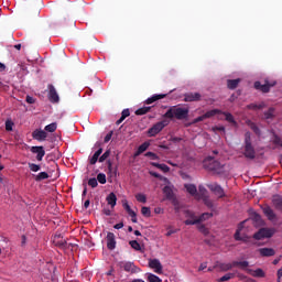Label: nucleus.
Returning a JSON list of instances; mask_svg holds the SVG:
<instances>
[{
  "mask_svg": "<svg viewBox=\"0 0 282 282\" xmlns=\"http://www.w3.org/2000/svg\"><path fill=\"white\" fill-rule=\"evenodd\" d=\"M188 108L173 106L164 113V118H176V120H186V118H188Z\"/></svg>",
  "mask_w": 282,
  "mask_h": 282,
  "instance_id": "f257e3e1",
  "label": "nucleus"
},
{
  "mask_svg": "<svg viewBox=\"0 0 282 282\" xmlns=\"http://www.w3.org/2000/svg\"><path fill=\"white\" fill-rule=\"evenodd\" d=\"M245 158L247 160H254L257 158V152L254 151V147L252 145V137L250 132L245 133Z\"/></svg>",
  "mask_w": 282,
  "mask_h": 282,
  "instance_id": "f03ea898",
  "label": "nucleus"
},
{
  "mask_svg": "<svg viewBox=\"0 0 282 282\" xmlns=\"http://www.w3.org/2000/svg\"><path fill=\"white\" fill-rule=\"evenodd\" d=\"M204 169L207 171H214V173H221V163L219 161L208 156L207 159L204 160L203 162Z\"/></svg>",
  "mask_w": 282,
  "mask_h": 282,
  "instance_id": "7ed1b4c3",
  "label": "nucleus"
},
{
  "mask_svg": "<svg viewBox=\"0 0 282 282\" xmlns=\"http://www.w3.org/2000/svg\"><path fill=\"white\" fill-rule=\"evenodd\" d=\"M274 85H276V80H264V84H261V82H256L254 83V89H258L259 91H262L263 94H268V91H270V89H272V87H274Z\"/></svg>",
  "mask_w": 282,
  "mask_h": 282,
  "instance_id": "20e7f679",
  "label": "nucleus"
},
{
  "mask_svg": "<svg viewBox=\"0 0 282 282\" xmlns=\"http://www.w3.org/2000/svg\"><path fill=\"white\" fill-rule=\"evenodd\" d=\"M274 235L273 229H268V228H261L258 232L253 235V239H257L260 241L261 239H270Z\"/></svg>",
  "mask_w": 282,
  "mask_h": 282,
  "instance_id": "39448f33",
  "label": "nucleus"
},
{
  "mask_svg": "<svg viewBox=\"0 0 282 282\" xmlns=\"http://www.w3.org/2000/svg\"><path fill=\"white\" fill-rule=\"evenodd\" d=\"M164 127H166L165 121H161V122L155 123L152 128H150L148 130V135L150 138H155V135H158V133H160V131H162V129H164Z\"/></svg>",
  "mask_w": 282,
  "mask_h": 282,
  "instance_id": "423d86ee",
  "label": "nucleus"
},
{
  "mask_svg": "<svg viewBox=\"0 0 282 282\" xmlns=\"http://www.w3.org/2000/svg\"><path fill=\"white\" fill-rule=\"evenodd\" d=\"M31 153L36 155L37 162H43V158H45V148H43V145L31 147Z\"/></svg>",
  "mask_w": 282,
  "mask_h": 282,
  "instance_id": "0eeeda50",
  "label": "nucleus"
},
{
  "mask_svg": "<svg viewBox=\"0 0 282 282\" xmlns=\"http://www.w3.org/2000/svg\"><path fill=\"white\" fill-rule=\"evenodd\" d=\"M33 140H37V142H45L47 140V132L42 129H35L32 132Z\"/></svg>",
  "mask_w": 282,
  "mask_h": 282,
  "instance_id": "6e6552de",
  "label": "nucleus"
},
{
  "mask_svg": "<svg viewBox=\"0 0 282 282\" xmlns=\"http://www.w3.org/2000/svg\"><path fill=\"white\" fill-rule=\"evenodd\" d=\"M213 214L205 213L202 216L195 218L194 220H185V226H195V224H200V221H206V219H210Z\"/></svg>",
  "mask_w": 282,
  "mask_h": 282,
  "instance_id": "1a4fd4ad",
  "label": "nucleus"
},
{
  "mask_svg": "<svg viewBox=\"0 0 282 282\" xmlns=\"http://www.w3.org/2000/svg\"><path fill=\"white\" fill-rule=\"evenodd\" d=\"M213 214L205 213L202 216L195 218L194 220H185V226H195V224H200V221H206V219H210Z\"/></svg>",
  "mask_w": 282,
  "mask_h": 282,
  "instance_id": "9d476101",
  "label": "nucleus"
},
{
  "mask_svg": "<svg viewBox=\"0 0 282 282\" xmlns=\"http://www.w3.org/2000/svg\"><path fill=\"white\" fill-rule=\"evenodd\" d=\"M149 268L153 270L156 274H162V262L159 259H150Z\"/></svg>",
  "mask_w": 282,
  "mask_h": 282,
  "instance_id": "9b49d317",
  "label": "nucleus"
},
{
  "mask_svg": "<svg viewBox=\"0 0 282 282\" xmlns=\"http://www.w3.org/2000/svg\"><path fill=\"white\" fill-rule=\"evenodd\" d=\"M47 87H48V100L51 102H58L61 98L58 97V93L56 91V88L54 87V85L50 84Z\"/></svg>",
  "mask_w": 282,
  "mask_h": 282,
  "instance_id": "f8f14e48",
  "label": "nucleus"
},
{
  "mask_svg": "<svg viewBox=\"0 0 282 282\" xmlns=\"http://www.w3.org/2000/svg\"><path fill=\"white\" fill-rule=\"evenodd\" d=\"M198 100H202L199 93H187L184 95V102H197Z\"/></svg>",
  "mask_w": 282,
  "mask_h": 282,
  "instance_id": "ddd939ff",
  "label": "nucleus"
},
{
  "mask_svg": "<svg viewBox=\"0 0 282 282\" xmlns=\"http://www.w3.org/2000/svg\"><path fill=\"white\" fill-rule=\"evenodd\" d=\"M207 186H208L209 191H212V193L216 194L217 197H224V195H226L224 193V188L220 187V185L217 183H213Z\"/></svg>",
  "mask_w": 282,
  "mask_h": 282,
  "instance_id": "4468645a",
  "label": "nucleus"
},
{
  "mask_svg": "<svg viewBox=\"0 0 282 282\" xmlns=\"http://www.w3.org/2000/svg\"><path fill=\"white\" fill-rule=\"evenodd\" d=\"M186 192L192 195V197H195V199H202L199 194H197V186L195 184H185Z\"/></svg>",
  "mask_w": 282,
  "mask_h": 282,
  "instance_id": "2eb2a0df",
  "label": "nucleus"
},
{
  "mask_svg": "<svg viewBox=\"0 0 282 282\" xmlns=\"http://www.w3.org/2000/svg\"><path fill=\"white\" fill-rule=\"evenodd\" d=\"M107 248L108 250H116V235L113 232L107 234Z\"/></svg>",
  "mask_w": 282,
  "mask_h": 282,
  "instance_id": "dca6fc26",
  "label": "nucleus"
},
{
  "mask_svg": "<svg viewBox=\"0 0 282 282\" xmlns=\"http://www.w3.org/2000/svg\"><path fill=\"white\" fill-rule=\"evenodd\" d=\"M262 210L265 217H268L270 221L276 220V214H274V210H272L270 206H264Z\"/></svg>",
  "mask_w": 282,
  "mask_h": 282,
  "instance_id": "f3484780",
  "label": "nucleus"
},
{
  "mask_svg": "<svg viewBox=\"0 0 282 282\" xmlns=\"http://www.w3.org/2000/svg\"><path fill=\"white\" fill-rule=\"evenodd\" d=\"M106 202H107L108 206H111V208H116V204H118V197L116 196V194L113 192H111L106 197Z\"/></svg>",
  "mask_w": 282,
  "mask_h": 282,
  "instance_id": "a211bd4d",
  "label": "nucleus"
},
{
  "mask_svg": "<svg viewBox=\"0 0 282 282\" xmlns=\"http://www.w3.org/2000/svg\"><path fill=\"white\" fill-rule=\"evenodd\" d=\"M121 268L124 270V272H138V268H135L133 262H123Z\"/></svg>",
  "mask_w": 282,
  "mask_h": 282,
  "instance_id": "6ab92c4d",
  "label": "nucleus"
},
{
  "mask_svg": "<svg viewBox=\"0 0 282 282\" xmlns=\"http://www.w3.org/2000/svg\"><path fill=\"white\" fill-rule=\"evenodd\" d=\"M100 155H102V148H99L93 156L89 158V164L94 165L96 162H100Z\"/></svg>",
  "mask_w": 282,
  "mask_h": 282,
  "instance_id": "aec40b11",
  "label": "nucleus"
},
{
  "mask_svg": "<svg viewBox=\"0 0 282 282\" xmlns=\"http://www.w3.org/2000/svg\"><path fill=\"white\" fill-rule=\"evenodd\" d=\"M259 252L261 257H274V254H276V251L272 248H260Z\"/></svg>",
  "mask_w": 282,
  "mask_h": 282,
  "instance_id": "412c9836",
  "label": "nucleus"
},
{
  "mask_svg": "<svg viewBox=\"0 0 282 282\" xmlns=\"http://www.w3.org/2000/svg\"><path fill=\"white\" fill-rule=\"evenodd\" d=\"M217 268L223 272H228V270H232V268H235V262H221L217 264Z\"/></svg>",
  "mask_w": 282,
  "mask_h": 282,
  "instance_id": "4be33fe9",
  "label": "nucleus"
},
{
  "mask_svg": "<svg viewBox=\"0 0 282 282\" xmlns=\"http://www.w3.org/2000/svg\"><path fill=\"white\" fill-rule=\"evenodd\" d=\"M249 274H251V276H256L258 279H263V276H265V272L262 271V269H247Z\"/></svg>",
  "mask_w": 282,
  "mask_h": 282,
  "instance_id": "5701e85b",
  "label": "nucleus"
},
{
  "mask_svg": "<svg viewBox=\"0 0 282 282\" xmlns=\"http://www.w3.org/2000/svg\"><path fill=\"white\" fill-rule=\"evenodd\" d=\"M162 98H166V95L164 94L153 95L152 97L148 98L145 102L147 105H153V102H156V100H162Z\"/></svg>",
  "mask_w": 282,
  "mask_h": 282,
  "instance_id": "b1692460",
  "label": "nucleus"
},
{
  "mask_svg": "<svg viewBox=\"0 0 282 282\" xmlns=\"http://www.w3.org/2000/svg\"><path fill=\"white\" fill-rule=\"evenodd\" d=\"M149 147H151V143L149 142H143L137 150L135 152V158H138V155H142V153H144V151H147V149H149Z\"/></svg>",
  "mask_w": 282,
  "mask_h": 282,
  "instance_id": "393cba45",
  "label": "nucleus"
},
{
  "mask_svg": "<svg viewBox=\"0 0 282 282\" xmlns=\"http://www.w3.org/2000/svg\"><path fill=\"white\" fill-rule=\"evenodd\" d=\"M250 262L248 261H234V268H240V270H248Z\"/></svg>",
  "mask_w": 282,
  "mask_h": 282,
  "instance_id": "a878e982",
  "label": "nucleus"
},
{
  "mask_svg": "<svg viewBox=\"0 0 282 282\" xmlns=\"http://www.w3.org/2000/svg\"><path fill=\"white\" fill-rule=\"evenodd\" d=\"M220 115L225 116V120H227V122H230L231 124H234V127H237V121L235 120L232 113L221 111Z\"/></svg>",
  "mask_w": 282,
  "mask_h": 282,
  "instance_id": "bb28decb",
  "label": "nucleus"
},
{
  "mask_svg": "<svg viewBox=\"0 0 282 282\" xmlns=\"http://www.w3.org/2000/svg\"><path fill=\"white\" fill-rule=\"evenodd\" d=\"M272 204L276 210H282V197L281 196H274L272 199Z\"/></svg>",
  "mask_w": 282,
  "mask_h": 282,
  "instance_id": "cd10ccee",
  "label": "nucleus"
},
{
  "mask_svg": "<svg viewBox=\"0 0 282 282\" xmlns=\"http://www.w3.org/2000/svg\"><path fill=\"white\" fill-rule=\"evenodd\" d=\"M243 224H245V221L240 223L238 226V229L235 232L234 237H235L236 241H243V237H241V230L243 228Z\"/></svg>",
  "mask_w": 282,
  "mask_h": 282,
  "instance_id": "c85d7f7f",
  "label": "nucleus"
},
{
  "mask_svg": "<svg viewBox=\"0 0 282 282\" xmlns=\"http://www.w3.org/2000/svg\"><path fill=\"white\" fill-rule=\"evenodd\" d=\"M129 246H131L132 250H135L137 252H142V245H140L138 240H130Z\"/></svg>",
  "mask_w": 282,
  "mask_h": 282,
  "instance_id": "c756f323",
  "label": "nucleus"
},
{
  "mask_svg": "<svg viewBox=\"0 0 282 282\" xmlns=\"http://www.w3.org/2000/svg\"><path fill=\"white\" fill-rule=\"evenodd\" d=\"M239 83H241V79H239V78L229 79L227 82L228 89H237V87L239 86Z\"/></svg>",
  "mask_w": 282,
  "mask_h": 282,
  "instance_id": "7c9ffc66",
  "label": "nucleus"
},
{
  "mask_svg": "<svg viewBox=\"0 0 282 282\" xmlns=\"http://www.w3.org/2000/svg\"><path fill=\"white\" fill-rule=\"evenodd\" d=\"M50 174L47 172H40L37 175H34L35 182H43V180H48Z\"/></svg>",
  "mask_w": 282,
  "mask_h": 282,
  "instance_id": "2f4dec72",
  "label": "nucleus"
},
{
  "mask_svg": "<svg viewBox=\"0 0 282 282\" xmlns=\"http://www.w3.org/2000/svg\"><path fill=\"white\" fill-rule=\"evenodd\" d=\"M215 116H221V110L219 109H213V110H209L207 111L205 115H204V118H213Z\"/></svg>",
  "mask_w": 282,
  "mask_h": 282,
  "instance_id": "473e14b6",
  "label": "nucleus"
},
{
  "mask_svg": "<svg viewBox=\"0 0 282 282\" xmlns=\"http://www.w3.org/2000/svg\"><path fill=\"white\" fill-rule=\"evenodd\" d=\"M163 193L167 197V199H171L173 197V188L170 185H166L163 188Z\"/></svg>",
  "mask_w": 282,
  "mask_h": 282,
  "instance_id": "72a5a7b5",
  "label": "nucleus"
},
{
  "mask_svg": "<svg viewBox=\"0 0 282 282\" xmlns=\"http://www.w3.org/2000/svg\"><path fill=\"white\" fill-rule=\"evenodd\" d=\"M57 127L58 126L56 124V122H53V123L45 126L44 131H47L48 133H54V131H56Z\"/></svg>",
  "mask_w": 282,
  "mask_h": 282,
  "instance_id": "f704fd0d",
  "label": "nucleus"
},
{
  "mask_svg": "<svg viewBox=\"0 0 282 282\" xmlns=\"http://www.w3.org/2000/svg\"><path fill=\"white\" fill-rule=\"evenodd\" d=\"M207 193H208V191L206 189V187H204L202 185L198 187L197 195H199L200 199H204L205 197H208Z\"/></svg>",
  "mask_w": 282,
  "mask_h": 282,
  "instance_id": "c9c22d12",
  "label": "nucleus"
},
{
  "mask_svg": "<svg viewBox=\"0 0 282 282\" xmlns=\"http://www.w3.org/2000/svg\"><path fill=\"white\" fill-rule=\"evenodd\" d=\"M29 170L31 173H39V171H41V165L36 163H29Z\"/></svg>",
  "mask_w": 282,
  "mask_h": 282,
  "instance_id": "e433bc0d",
  "label": "nucleus"
},
{
  "mask_svg": "<svg viewBox=\"0 0 282 282\" xmlns=\"http://www.w3.org/2000/svg\"><path fill=\"white\" fill-rule=\"evenodd\" d=\"M148 282H162V279L153 273H148Z\"/></svg>",
  "mask_w": 282,
  "mask_h": 282,
  "instance_id": "4c0bfd02",
  "label": "nucleus"
},
{
  "mask_svg": "<svg viewBox=\"0 0 282 282\" xmlns=\"http://www.w3.org/2000/svg\"><path fill=\"white\" fill-rule=\"evenodd\" d=\"M185 217L189 218L186 219V221H194V219H197V216H195V213L191 212V210H185L184 212Z\"/></svg>",
  "mask_w": 282,
  "mask_h": 282,
  "instance_id": "58836bf2",
  "label": "nucleus"
},
{
  "mask_svg": "<svg viewBox=\"0 0 282 282\" xmlns=\"http://www.w3.org/2000/svg\"><path fill=\"white\" fill-rule=\"evenodd\" d=\"M135 199L137 202H139L140 204H147V195L139 193L135 195Z\"/></svg>",
  "mask_w": 282,
  "mask_h": 282,
  "instance_id": "ea45409f",
  "label": "nucleus"
},
{
  "mask_svg": "<svg viewBox=\"0 0 282 282\" xmlns=\"http://www.w3.org/2000/svg\"><path fill=\"white\" fill-rule=\"evenodd\" d=\"M97 182H99V184H107V175H105V173H99L97 175Z\"/></svg>",
  "mask_w": 282,
  "mask_h": 282,
  "instance_id": "a19ab883",
  "label": "nucleus"
},
{
  "mask_svg": "<svg viewBox=\"0 0 282 282\" xmlns=\"http://www.w3.org/2000/svg\"><path fill=\"white\" fill-rule=\"evenodd\" d=\"M150 109H151L150 107L139 108V109L135 111V113H137V116H144V113H149V110H150Z\"/></svg>",
  "mask_w": 282,
  "mask_h": 282,
  "instance_id": "79ce46f5",
  "label": "nucleus"
},
{
  "mask_svg": "<svg viewBox=\"0 0 282 282\" xmlns=\"http://www.w3.org/2000/svg\"><path fill=\"white\" fill-rule=\"evenodd\" d=\"M234 276H235V273H227V274L223 275L218 281L219 282L230 281V279H232Z\"/></svg>",
  "mask_w": 282,
  "mask_h": 282,
  "instance_id": "37998d69",
  "label": "nucleus"
},
{
  "mask_svg": "<svg viewBox=\"0 0 282 282\" xmlns=\"http://www.w3.org/2000/svg\"><path fill=\"white\" fill-rule=\"evenodd\" d=\"M141 215H143V217H151V208L150 207H142L141 208Z\"/></svg>",
  "mask_w": 282,
  "mask_h": 282,
  "instance_id": "c03bdc74",
  "label": "nucleus"
},
{
  "mask_svg": "<svg viewBox=\"0 0 282 282\" xmlns=\"http://www.w3.org/2000/svg\"><path fill=\"white\" fill-rule=\"evenodd\" d=\"M109 155H111V151L107 150L105 153H102L100 156H99V162L102 163L107 160V158H109Z\"/></svg>",
  "mask_w": 282,
  "mask_h": 282,
  "instance_id": "a18cd8bd",
  "label": "nucleus"
},
{
  "mask_svg": "<svg viewBox=\"0 0 282 282\" xmlns=\"http://www.w3.org/2000/svg\"><path fill=\"white\" fill-rule=\"evenodd\" d=\"M128 215L131 217L132 224H138V214H135V212L131 210Z\"/></svg>",
  "mask_w": 282,
  "mask_h": 282,
  "instance_id": "49530a36",
  "label": "nucleus"
},
{
  "mask_svg": "<svg viewBox=\"0 0 282 282\" xmlns=\"http://www.w3.org/2000/svg\"><path fill=\"white\" fill-rule=\"evenodd\" d=\"M88 186L96 188V186H98V180L96 177L89 178Z\"/></svg>",
  "mask_w": 282,
  "mask_h": 282,
  "instance_id": "de8ad7c7",
  "label": "nucleus"
},
{
  "mask_svg": "<svg viewBox=\"0 0 282 282\" xmlns=\"http://www.w3.org/2000/svg\"><path fill=\"white\" fill-rule=\"evenodd\" d=\"M14 128V122L12 120H7L6 121V131H12Z\"/></svg>",
  "mask_w": 282,
  "mask_h": 282,
  "instance_id": "09e8293b",
  "label": "nucleus"
},
{
  "mask_svg": "<svg viewBox=\"0 0 282 282\" xmlns=\"http://www.w3.org/2000/svg\"><path fill=\"white\" fill-rule=\"evenodd\" d=\"M122 206L127 213H131V210H133V209H131V206L129 205V200H127V199L122 200Z\"/></svg>",
  "mask_w": 282,
  "mask_h": 282,
  "instance_id": "8fccbe9b",
  "label": "nucleus"
},
{
  "mask_svg": "<svg viewBox=\"0 0 282 282\" xmlns=\"http://www.w3.org/2000/svg\"><path fill=\"white\" fill-rule=\"evenodd\" d=\"M145 158H151V160H160V156L153 152H147Z\"/></svg>",
  "mask_w": 282,
  "mask_h": 282,
  "instance_id": "3c124183",
  "label": "nucleus"
},
{
  "mask_svg": "<svg viewBox=\"0 0 282 282\" xmlns=\"http://www.w3.org/2000/svg\"><path fill=\"white\" fill-rule=\"evenodd\" d=\"M160 171H163V173H169V171H171V167H169V165L162 163L161 165H159Z\"/></svg>",
  "mask_w": 282,
  "mask_h": 282,
  "instance_id": "603ef678",
  "label": "nucleus"
},
{
  "mask_svg": "<svg viewBox=\"0 0 282 282\" xmlns=\"http://www.w3.org/2000/svg\"><path fill=\"white\" fill-rule=\"evenodd\" d=\"M200 199H203L204 204H206L208 208H213V200H209L208 196H205V198Z\"/></svg>",
  "mask_w": 282,
  "mask_h": 282,
  "instance_id": "864d4df0",
  "label": "nucleus"
},
{
  "mask_svg": "<svg viewBox=\"0 0 282 282\" xmlns=\"http://www.w3.org/2000/svg\"><path fill=\"white\" fill-rule=\"evenodd\" d=\"M198 230L203 232V235H208V228L204 225H198Z\"/></svg>",
  "mask_w": 282,
  "mask_h": 282,
  "instance_id": "5fc2aeb1",
  "label": "nucleus"
},
{
  "mask_svg": "<svg viewBox=\"0 0 282 282\" xmlns=\"http://www.w3.org/2000/svg\"><path fill=\"white\" fill-rule=\"evenodd\" d=\"M131 116V112L129 111V109H123L121 112V117H123L124 119L129 118Z\"/></svg>",
  "mask_w": 282,
  "mask_h": 282,
  "instance_id": "6e6d98bb",
  "label": "nucleus"
},
{
  "mask_svg": "<svg viewBox=\"0 0 282 282\" xmlns=\"http://www.w3.org/2000/svg\"><path fill=\"white\" fill-rule=\"evenodd\" d=\"M113 137V131H110L106 134L104 142H109L111 140V138Z\"/></svg>",
  "mask_w": 282,
  "mask_h": 282,
  "instance_id": "4d7b16f0",
  "label": "nucleus"
},
{
  "mask_svg": "<svg viewBox=\"0 0 282 282\" xmlns=\"http://www.w3.org/2000/svg\"><path fill=\"white\" fill-rule=\"evenodd\" d=\"M26 102H28L29 105H34V104L36 102V99H34V97L28 95V96H26Z\"/></svg>",
  "mask_w": 282,
  "mask_h": 282,
  "instance_id": "13d9d810",
  "label": "nucleus"
},
{
  "mask_svg": "<svg viewBox=\"0 0 282 282\" xmlns=\"http://www.w3.org/2000/svg\"><path fill=\"white\" fill-rule=\"evenodd\" d=\"M274 113V108H270L268 112L264 113L267 119H270Z\"/></svg>",
  "mask_w": 282,
  "mask_h": 282,
  "instance_id": "bf43d9fd",
  "label": "nucleus"
},
{
  "mask_svg": "<svg viewBox=\"0 0 282 282\" xmlns=\"http://www.w3.org/2000/svg\"><path fill=\"white\" fill-rule=\"evenodd\" d=\"M208 268V263L207 262H203L200 263L199 268H198V272H203V270H206Z\"/></svg>",
  "mask_w": 282,
  "mask_h": 282,
  "instance_id": "052dcab7",
  "label": "nucleus"
},
{
  "mask_svg": "<svg viewBox=\"0 0 282 282\" xmlns=\"http://www.w3.org/2000/svg\"><path fill=\"white\" fill-rule=\"evenodd\" d=\"M273 142L278 144V147H282V140L279 137L275 135Z\"/></svg>",
  "mask_w": 282,
  "mask_h": 282,
  "instance_id": "680f3d73",
  "label": "nucleus"
},
{
  "mask_svg": "<svg viewBox=\"0 0 282 282\" xmlns=\"http://www.w3.org/2000/svg\"><path fill=\"white\" fill-rule=\"evenodd\" d=\"M113 228H115L116 230H120V229L124 228V224H123V223H118V224H116V225L113 226Z\"/></svg>",
  "mask_w": 282,
  "mask_h": 282,
  "instance_id": "e2e57ef3",
  "label": "nucleus"
},
{
  "mask_svg": "<svg viewBox=\"0 0 282 282\" xmlns=\"http://www.w3.org/2000/svg\"><path fill=\"white\" fill-rule=\"evenodd\" d=\"M203 120H206V117H204V115H203V116L197 117L196 119H194V123L203 122Z\"/></svg>",
  "mask_w": 282,
  "mask_h": 282,
  "instance_id": "0e129e2a",
  "label": "nucleus"
},
{
  "mask_svg": "<svg viewBox=\"0 0 282 282\" xmlns=\"http://www.w3.org/2000/svg\"><path fill=\"white\" fill-rule=\"evenodd\" d=\"M214 131H223L224 133H226V128L224 126L215 127Z\"/></svg>",
  "mask_w": 282,
  "mask_h": 282,
  "instance_id": "69168bd1",
  "label": "nucleus"
},
{
  "mask_svg": "<svg viewBox=\"0 0 282 282\" xmlns=\"http://www.w3.org/2000/svg\"><path fill=\"white\" fill-rule=\"evenodd\" d=\"M252 130L254 131V133H256L257 135H261V130H259V128H258L257 126H253V127H252Z\"/></svg>",
  "mask_w": 282,
  "mask_h": 282,
  "instance_id": "338daca9",
  "label": "nucleus"
},
{
  "mask_svg": "<svg viewBox=\"0 0 282 282\" xmlns=\"http://www.w3.org/2000/svg\"><path fill=\"white\" fill-rule=\"evenodd\" d=\"M175 232H177V229H170V230L166 232V237H171V235H175Z\"/></svg>",
  "mask_w": 282,
  "mask_h": 282,
  "instance_id": "774afa93",
  "label": "nucleus"
}]
</instances>
